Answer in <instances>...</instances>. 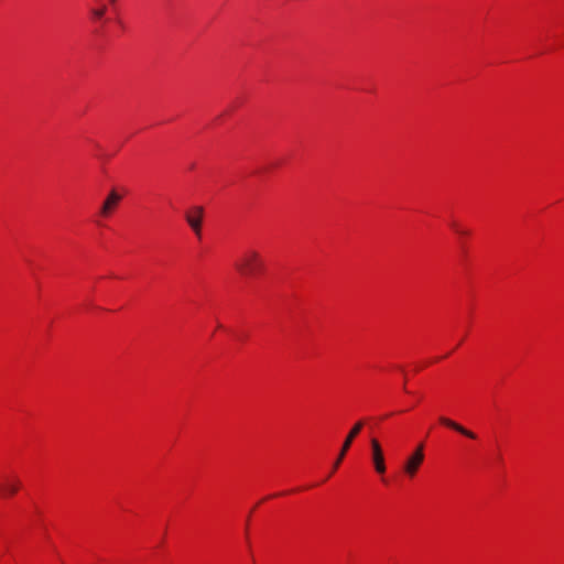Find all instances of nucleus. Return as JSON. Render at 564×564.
Wrapping results in <instances>:
<instances>
[{
  "label": "nucleus",
  "instance_id": "obj_1",
  "mask_svg": "<svg viewBox=\"0 0 564 564\" xmlns=\"http://www.w3.org/2000/svg\"><path fill=\"white\" fill-rule=\"evenodd\" d=\"M235 268L241 275L251 278L263 271L264 262L258 251L248 249L237 259Z\"/></svg>",
  "mask_w": 564,
  "mask_h": 564
},
{
  "label": "nucleus",
  "instance_id": "obj_2",
  "mask_svg": "<svg viewBox=\"0 0 564 564\" xmlns=\"http://www.w3.org/2000/svg\"><path fill=\"white\" fill-rule=\"evenodd\" d=\"M204 215V208L202 206H195L185 214V219L192 230L197 237L202 235V220Z\"/></svg>",
  "mask_w": 564,
  "mask_h": 564
},
{
  "label": "nucleus",
  "instance_id": "obj_3",
  "mask_svg": "<svg viewBox=\"0 0 564 564\" xmlns=\"http://www.w3.org/2000/svg\"><path fill=\"white\" fill-rule=\"evenodd\" d=\"M365 426V422L362 420L356 422L354 424V426L351 427V430L349 431V433L347 434L341 447H340V451H339V454L337 456V458H345L348 449L350 448L354 440L356 438V436L361 432V430L364 429Z\"/></svg>",
  "mask_w": 564,
  "mask_h": 564
},
{
  "label": "nucleus",
  "instance_id": "obj_4",
  "mask_svg": "<svg viewBox=\"0 0 564 564\" xmlns=\"http://www.w3.org/2000/svg\"><path fill=\"white\" fill-rule=\"evenodd\" d=\"M438 421L442 425L459 433L460 435L469 438V440H477L478 436L476 433H474L473 431L466 429L465 426H463L462 424L446 417V416H440L438 417Z\"/></svg>",
  "mask_w": 564,
  "mask_h": 564
},
{
  "label": "nucleus",
  "instance_id": "obj_5",
  "mask_svg": "<svg viewBox=\"0 0 564 564\" xmlns=\"http://www.w3.org/2000/svg\"><path fill=\"white\" fill-rule=\"evenodd\" d=\"M20 487L19 480L12 477H6L0 481V495L1 496H11L17 492Z\"/></svg>",
  "mask_w": 564,
  "mask_h": 564
},
{
  "label": "nucleus",
  "instance_id": "obj_6",
  "mask_svg": "<svg viewBox=\"0 0 564 564\" xmlns=\"http://www.w3.org/2000/svg\"><path fill=\"white\" fill-rule=\"evenodd\" d=\"M120 199L121 196L116 191H111L101 206L100 214L104 217H107L111 213V210L117 206Z\"/></svg>",
  "mask_w": 564,
  "mask_h": 564
},
{
  "label": "nucleus",
  "instance_id": "obj_7",
  "mask_svg": "<svg viewBox=\"0 0 564 564\" xmlns=\"http://www.w3.org/2000/svg\"><path fill=\"white\" fill-rule=\"evenodd\" d=\"M421 462L422 460H406L402 466V470L408 475L413 476L419 469Z\"/></svg>",
  "mask_w": 564,
  "mask_h": 564
},
{
  "label": "nucleus",
  "instance_id": "obj_8",
  "mask_svg": "<svg viewBox=\"0 0 564 564\" xmlns=\"http://www.w3.org/2000/svg\"><path fill=\"white\" fill-rule=\"evenodd\" d=\"M371 458H383V451L376 438L370 440Z\"/></svg>",
  "mask_w": 564,
  "mask_h": 564
},
{
  "label": "nucleus",
  "instance_id": "obj_9",
  "mask_svg": "<svg viewBox=\"0 0 564 564\" xmlns=\"http://www.w3.org/2000/svg\"><path fill=\"white\" fill-rule=\"evenodd\" d=\"M423 447V444H420L408 458H424Z\"/></svg>",
  "mask_w": 564,
  "mask_h": 564
},
{
  "label": "nucleus",
  "instance_id": "obj_10",
  "mask_svg": "<svg viewBox=\"0 0 564 564\" xmlns=\"http://www.w3.org/2000/svg\"><path fill=\"white\" fill-rule=\"evenodd\" d=\"M375 469L379 474H383L386 471L384 460H375Z\"/></svg>",
  "mask_w": 564,
  "mask_h": 564
},
{
  "label": "nucleus",
  "instance_id": "obj_11",
  "mask_svg": "<svg viewBox=\"0 0 564 564\" xmlns=\"http://www.w3.org/2000/svg\"><path fill=\"white\" fill-rule=\"evenodd\" d=\"M105 12H106V8L104 7V8H100V9H95L93 11V14H94L95 18L99 19V18H101L105 14Z\"/></svg>",
  "mask_w": 564,
  "mask_h": 564
},
{
  "label": "nucleus",
  "instance_id": "obj_12",
  "mask_svg": "<svg viewBox=\"0 0 564 564\" xmlns=\"http://www.w3.org/2000/svg\"><path fill=\"white\" fill-rule=\"evenodd\" d=\"M337 468H338V462H337V463H335V464H333V466H332V467H329V471H328V473H327V475L323 478V480L328 479V478L332 476V474L336 471V469H337Z\"/></svg>",
  "mask_w": 564,
  "mask_h": 564
},
{
  "label": "nucleus",
  "instance_id": "obj_13",
  "mask_svg": "<svg viewBox=\"0 0 564 564\" xmlns=\"http://www.w3.org/2000/svg\"><path fill=\"white\" fill-rule=\"evenodd\" d=\"M457 234L464 236V235H468V231L460 228V229H457Z\"/></svg>",
  "mask_w": 564,
  "mask_h": 564
},
{
  "label": "nucleus",
  "instance_id": "obj_14",
  "mask_svg": "<svg viewBox=\"0 0 564 564\" xmlns=\"http://www.w3.org/2000/svg\"><path fill=\"white\" fill-rule=\"evenodd\" d=\"M452 227H453V229H454L456 232H457V229H460V228L458 227V225H457V224H455V223H453V224H452Z\"/></svg>",
  "mask_w": 564,
  "mask_h": 564
}]
</instances>
